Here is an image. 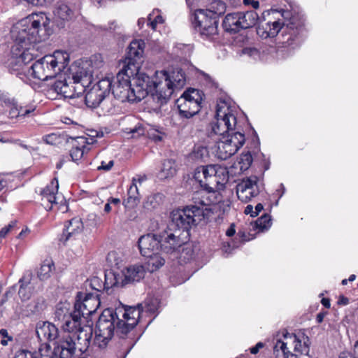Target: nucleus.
Listing matches in <instances>:
<instances>
[{
  "label": "nucleus",
  "instance_id": "e433bc0d",
  "mask_svg": "<svg viewBox=\"0 0 358 358\" xmlns=\"http://www.w3.org/2000/svg\"><path fill=\"white\" fill-rule=\"evenodd\" d=\"M148 258V270L150 272H154L160 268L165 264V259L161 256L159 252L152 255L151 257H145Z\"/></svg>",
  "mask_w": 358,
  "mask_h": 358
},
{
  "label": "nucleus",
  "instance_id": "6e6d98bb",
  "mask_svg": "<svg viewBox=\"0 0 358 358\" xmlns=\"http://www.w3.org/2000/svg\"><path fill=\"white\" fill-rule=\"evenodd\" d=\"M113 165H114L113 160H110L107 164H106L105 162L102 161L101 163V165L97 167V169L99 171L103 170L105 171H108L112 169Z\"/></svg>",
  "mask_w": 358,
  "mask_h": 358
},
{
  "label": "nucleus",
  "instance_id": "423d86ee",
  "mask_svg": "<svg viewBox=\"0 0 358 358\" xmlns=\"http://www.w3.org/2000/svg\"><path fill=\"white\" fill-rule=\"evenodd\" d=\"M112 83L108 78L102 79L86 91L85 102L87 107L96 108L100 107L104 113H109L113 109V105L108 95L110 92Z\"/></svg>",
  "mask_w": 358,
  "mask_h": 358
},
{
  "label": "nucleus",
  "instance_id": "ea45409f",
  "mask_svg": "<svg viewBox=\"0 0 358 358\" xmlns=\"http://www.w3.org/2000/svg\"><path fill=\"white\" fill-rule=\"evenodd\" d=\"M197 255L196 248L191 245H185L180 255V262L187 263L196 258Z\"/></svg>",
  "mask_w": 358,
  "mask_h": 358
},
{
  "label": "nucleus",
  "instance_id": "412c9836",
  "mask_svg": "<svg viewBox=\"0 0 358 358\" xmlns=\"http://www.w3.org/2000/svg\"><path fill=\"white\" fill-rule=\"evenodd\" d=\"M145 43L143 40H133L129 47L127 52L123 68L136 71L139 69V61L143 57Z\"/></svg>",
  "mask_w": 358,
  "mask_h": 358
},
{
  "label": "nucleus",
  "instance_id": "c03bdc74",
  "mask_svg": "<svg viewBox=\"0 0 358 358\" xmlns=\"http://www.w3.org/2000/svg\"><path fill=\"white\" fill-rule=\"evenodd\" d=\"M48 352H44V349L39 348L38 355L34 354L28 350H21L17 352L15 358H42V355H47Z\"/></svg>",
  "mask_w": 358,
  "mask_h": 358
},
{
  "label": "nucleus",
  "instance_id": "5701e85b",
  "mask_svg": "<svg viewBox=\"0 0 358 358\" xmlns=\"http://www.w3.org/2000/svg\"><path fill=\"white\" fill-rule=\"evenodd\" d=\"M36 333L41 342H43L40 348L44 349L45 352V345L48 342L55 341L59 336L58 328L52 323L45 321H39L36 326Z\"/></svg>",
  "mask_w": 358,
  "mask_h": 358
},
{
  "label": "nucleus",
  "instance_id": "f8f14e48",
  "mask_svg": "<svg viewBox=\"0 0 358 358\" xmlns=\"http://www.w3.org/2000/svg\"><path fill=\"white\" fill-rule=\"evenodd\" d=\"M145 273L143 266L135 264L130 266L120 272H110L106 274V285H108V280H113L110 282L111 287H123L128 284L135 282H139L142 280Z\"/></svg>",
  "mask_w": 358,
  "mask_h": 358
},
{
  "label": "nucleus",
  "instance_id": "4be33fe9",
  "mask_svg": "<svg viewBox=\"0 0 358 358\" xmlns=\"http://www.w3.org/2000/svg\"><path fill=\"white\" fill-rule=\"evenodd\" d=\"M160 241V250L166 254H171L180 248L187 238L182 236L181 233L176 234L173 231H165L162 235H158Z\"/></svg>",
  "mask_w": 358,
  "mask_h": 358
},
{
  "label": "nucleus",
  "instance_id": "49530a36",
  "mask_svg": "<svg viewBox=\"0 0 358 358\" xmlns=\"http://www.w3.org/2000/svg\"><path fill=\"white\" fill-rule=\"evenodd\" d=\"M139 202V196H127V198L124 200L123 204L126 208L133 209L138 206Z\"/></svg>",
  "mask_w": 358,
  "mask_h": 358
},
{
  "label": "nucleus",
  "instance_id": "a211bd4d",
  "mask_svg": "<svg viewBox=\"0 0 358 358\" xmlns=\"http://www.w3.org/2000/svg\"><path fill=\"white\" fill-rule=\"evenodd\" d=\"M214 169L210 164L198 166L194 173V179L206 192L210 193L220 190V185L213 174Z\"/></svg>",
  "mask_w": 358,
  "mask_h": 358
},
{
  "label": "nucleus",
  "instance_id": "9b49d317",
  "mask_svg": "<svg viewBox=\"0 0 358 358\" xmlns=\"http://www.w3.org/2000/svg\"><path fill=\"white\" fill-rule=\"evenodd\" d=\"M285 341L278 339L274 345V352L281 350L284 358H297L299 355H308L309 345L306 341H301L294 334L286 332L283 334Z\"/></svg>",
  "mask_w": 358,
  "mask_h": 358
},
{
  "label": "nucleus",
  "instance_id": "37998d69",
  "mask_svg": "<svg viewBox=\"0 0 358 358\" xmlns=\"http://www.w3.org/2000/svg\"><path fill=\"white\" fill-rule=\"evenodd\" d=\"M18 283L20 284V288L18 294L22 301H27L31 297V292L27 289V286L30 283L29 281H24V278L20 279Z\"/></svg>",
  "mask_w": 358,
  "mask_h": 358
},
{
  "label": "nucleus",
  "instance_id": "4468645a",
  "mask_svg": "<svg viewBox=\"0 0 358 358\" xmlns=\"http://www.w3.org/2000/svg\"><path fill=\"white\" fill-rule=\"evenodd\" d=\"M131 78L132 88L134 90L138 102L150 94L153 100L157 103L156 95L158 93V88L155 86L158 85L159 80H152L145 73L138 72V69Z\"/></svg>",
  "mask_w": 358,
  "mask_h": 358
},
{
  "label": "nucleus",
  "instance_id": "20e7f679",
  "mask_svg": "<svg viewBox=\"0 0 358 358\" xmlns=\"http://www.w3.org/2000/svg\"><path fill=\"white\" fill-rule=\"evenodd\" d=\"M119 320L116 310L104 309L96 321L94 329V344L100 349H104L117 331V321Z\"/></svg>",
  "mask_w": 358,
  "mask_h": 358
},
{
  "label": "nucleus",
  "instance_id": "de8ad7c7",
  "mask_svg": "<svg viewBox=\"0 0 358 358\" xmlns=\"http://www.w3.org/2000/svg\"><path fill=\"white\" fill-rule=\"evenodd\" d=\"M192 155L194 158L201 159L208 155L207 148L202 145L195 146Z\"/></svg>",
  "mask_w": 358,
  "mask_h": 358
},
{
  "label": "nucleus",
  "instance_id": "f03ea898",
  "mask_svg": "<svg viewBox=\"0 0 358 358\" xmlns=\"http://www.w3.org/2000/svg\"><path fill=\"white\" fill-rule=\"evenodd\" d=\"M49 24V19L43 13L29 15L21 22L22 28L18 30L15 41L23 51L19 57L10 60L8 69L11 73L22 75L23 66L34 59L29 46L48 38Z\"/></svg>",
  "mask_w": 358,
  "mask_h": 358
},
{
  "label": "nucleus",
  "instance_id": "aec40b11",
  "mask_svg": "<svg viewBox=\"0 0 358 358\" xmlns=\"http://www.w3.org/2000/svg\"><path fill=\"white\" fill-rule=\"evenodd\" d=\"M260 193L259 178L256 176L243 179L236 185V194L242 202L248 203Z\"/></svg>",
  "mask_w": 358,
  "mask_h": 358
},
{
  "label": "nucleus",
  "instance_id": "cd10ccee",
  "mask_svg": "<svg viewBox=\"0 0 358 358\" xmlns=\"http://www.w3.org/2000/svg\"><path fill=\"white\" fill-rule=\"evenodd\" d=\"M222 27L226 32L231 34L243 30L238 12L227 14L222 22Z\"/></svg>",
  "mask_w": 358,
  "mask_h": 358
},
{
  "label": "nucleus",
  "instance_id": "603ef678",
  "mask_svg": "<svg viewBox=\"0 0 358 358\" xmlns=\"http://www.w3.org/2000/svg\"><path fill=\"white\" fill-rule=\"evenodd\" d=\"M45 307V301L43 298H37L34 301V312L38 313L43 310Z\"/></svg>",
  "mask_w": 358,
  "mask_h": 358
},
{
  "label": "nucleus",
  "instance_id": "e2e57ef3",
  "mask_svg": "<svg viewBox=\"0 0 358 358\" xmlns=\"http://www.w3.org/2000/svg\"><path fill=\"white\" fill-rule=\"evenodd\" d=\"M239 246L238 244H237L236 241H232L230 243H227V245H224V248H225V252H228V249H234Z\"/></svg>",
  "mask_w": 358,
  "mask_h": 358
},
{
  "label": "nucleus",
  "instance_id": "bf43d9fd",
  "mask_svg": "<svg viewBox=\"0 0 358 358\" xmlns=\"http://www.w3.org/2000/svg\"><path fill=\"white\" fill-rule=\"evenodd\" d=\"M34 111V108H32V109H28V108H23V107H21L18 111V115H21V116H27L28 115L29 113H32Z\"/></svg>",
  "mask_w": 358,
  "mask_h": 358
},
{
  "label": "nucleus",
  "instance_id": "f257e3e1",
  "mask_svg": "<svg viewBox=\"0 0 358 358\" xmlns=\"http://www.w3.org/2000/svg\"><path fill=\"white\" fill-rule=\"evenodd\" d=\"M275 13V10H271V14ZM238 13L243 30L252 27L259 22L257 27V34L262 38L276 37L281 31L277 40L282 48L294 50L299 48L304 40L306 19L301 14H292L290 17L285 20L279 18L273 19L268 10L262 13L263 20H261L255 10L238 12Z\"/></svg>",
  "mask_w": 358,
  "mask_h": 358
},
{
  "label": "nucleus",
  "instance_id": "052dcab7",
  "mask_svg": "<svg viewBox=\"0 0 358 358\" xmlns=\"http://www.w3.org/2000/svg\"><path fill=\"white\" fill-rule=\"evenodd\" d=\"M263 347L264 343L262 342H259L255 345V346L251 348L250 349V351L252 354L255 355L259 351V349L262 348Z\"/></svg>",
  "mask_w": 358,
  "mask_h": 358
},
{
  "label": "nucleus",
  "instance_id": "473e14b6",
  "mask_svg": "<svg viewBox=\"0 0 358 358\" xmlns=\"http://www.w3.org/2000/svg\"><path fill=\"white\" fill-rule=\"evenodd\" d=\"M210 166L213 169H214L213 174L220 185V189H224L225 188V185L227 183L229 178L227 168L218 164H210Z\"/></svg>",
  "mask_w": 358,
  "mask_h": 358
},
{
  "label": "nucleus",
  "instance_id": "c9c22d12",
  "mask_svg": "<svg viewBox=\"0 0 358 358\" xmlns=\"http://www.w3.org/2000/svg\"><path fill=\"white\" fill-rule=\"evenodd\" d=\"M226 3L221 0H214L210 4V8L205 10L206 13L211 15L218 20L219 17L224 15L226 12Z\"/></svg>",
  "mask_w": 358,
  "mask_h": 358
},
{
  "label": "nucleus",
  "instance_id": "9d476101",
  "mask_svg": "<svg viewBox=\"0 0 358 358\" xmlns=\"http://www.w3.org/2000/svg\"><path fill=\"white\" fill-rule=\"evenodd\" d=\"M204 9H197L191 17L194 29L206 40L213 41L218 35L219 20L206 13Z\"/></svg>",
  "mask_w": 358,
  "mask_h": 358
},
{
  "label": "nucleus",
  "instance_id": "a18cd8bd",
  "mask_svg": "<svg viewBox=\"0 0 358 358\" xmlns=\"http://www.w3.org/2000/svg\"><path fill=\"white\" fill-rule=\"evenodd\" d=\"M113 280L109 279L108 280V283H109L108 285H105L106 282H104L103 285H102L100 282V280L99 278H94L91 280L90 285L93 289H95L97 292H100L101 290L102 287H103L104 289H108L109 287H112L110 286V282H113Z\"/></svg>",
  "mask_w": 358,
  "mask_h": 358
},
{
  "label": "nucleus",
  "instance_id": "09e8293b",
  "mask_svg": "<svg viewBox=\"0 0 358 358\" xmlns=\"http://www.w3.org/2000/svg\"><path fill=\"white\" fill-rule=\"evenodd\" d=\"M56 180L57 187H53V190H52V194H49V195H48L45 198L42 199V200L45 199L51 205L53 203H57L56 194H57V192H58L59 184H58V180Z\"/></svg>",
  "mask_w": 358,
  "mask_h": 358
},
{
  "label": "nucleus",
  "instance_id": "c85d7f7f",
  "mask_svg": "<svg viewBox=\"0 0 358 358\" xmlns=\"http://www.w3.org/2000/svg\"><path fill=\"white\" fill-rule=\"evenodd\" d=\"M52 65L59 73L66 67L69 62V55L66 52L56 50L52 55H48Z\"/></svg>",
  "mask_w": 358,
  "mask_h": 358
},
{
  "label": "nucleus",
  "instance_id": "680f3d73",
  "mask_svg": "<svg viewBox=\"0 0 358 358\" xmlns=\"http://www.w3.org/2000/svg\"><path fill=\"white\" fill-rule=\"evenodd\" d=\"M243 1L245 5H250L253 8H257L259 5V1L256 0H243Z\"/></svg>",
  "mask_w": 358,
  "mask_h": 358
},
{
  "label": "nucleus",
  "instance_id": "c756f323",
  "mask_svg": "<svg viewBox=\"0 0 358 358\" xmlns=\"http://www.w3.org/2000/svg\"><path fill=\"white\" fill-rule=\"evenodd\" d=\"M52 90L65 98H76L75 89H73L72 83H68L66 80H56L52 85Z\"/></svg>",
  "mask_w": 358,
  "mask_h": 358
},
{
  "label": "nucleus",
  "instance_id": "39448f33",
  "mask_svg": "<svg viewBox=\"0 0 358 358\" xmlns=\"http://www.w3.org/2000/svg\"><path fill=\"white\" fill-rule=\"evenodd\" d=\"M161 75L158 85L155 86L158 88L156 96L157 103L160 106L168 102L176 90L182 89L186 83L185 74L182 69H176L171 73L166 71H162Z\"/></svg>",
  "mask_w": 358,
  "mask_h": 358
},
{
  "label": "nucleus",
  "instance_id": "a19ab883",
  "mask_svg": "<svg viewBox=\"0 0 358 358\" xmlns=\"http://www.w3.org/2000/svg\"><path fill=\"white\" fill-rule=\"evenodd\" d=\"M271 217L268 213H264L255 222L254 228L259 231L268 230L271 226Z\"/></svg>",
  "mask_w": 358,
  "mask_h": 358
},
{
  "label": "nucleus",
  "instance_id": "2f4dec72",
  "mask_svg": "<svg viewBox=\"0 0 358 358\" xmlns=\"http://www.w3.org/2000/svg\"><path fill=\"white\" fill-rule=\"evenodd\" d=\"M83 230V223L80 220L72 219L69 221V224L65 227L62 233V239L64 241L70 239L71 237L81 232Z\"/></svg>",
  "mask_w": 358,
  "mask_h": 358
},
{
  "label": "nucleus",
  "instance_id": "13d9d810",
  "mask_svg": "<svg viewBox=\"0 0 358 358\" xmlns=\"http://www.w3.org/2000/svg\"><path fill=\"white\" fill-rule=\"evenodd\" d=\"M90 329V333H85V338H84V345L86 347L85 350H87V348L90 346V344L91 343V339L92 336L93 329L91 327H89Z\"/></svg>",
  "mask_w": 358,
  "mask_h": 358
},
{
  "label": "nucleus",
  "instance_id": "7c9ffc66",
  "mask_svg": "<svg viewBox=\"0 0 358 358\" xmlns=\"http://www.w3.org/2000/svg\"><path fill=\"white\" fill-rule=\"evenodd\" d=\"M120 338L116 344V356L117 358H126L132 348L134 346L136 341L132 342L130 340L125 338L126 336L117 335Z\"/></svg>",
  "mask_w": 358,
  "mask_h": 358
},
{
  "label": "nucleus",
  "instance_id": "2eb2a0df",
  "mask_svg": "<svg viewBox=\"0 0 358 358\" xmlns=\"http://www.w3.org/2000/svg\"><path fill=\"white\" fill-rule=\"evenodd\" d=\"M99 294L92 293L83 294L78 292L74 304V310L83 317L88 322L91 319L89 317L94 314L100 306Z\"/></svg>",
  "mask_w": 358,
  "mask_h": 358
},
{
  "label": "nucleus",
  "instance_id": "8fccbe9b",
  "mask_svg": "<svg viewBox=\"0 0 358 358\" xmlns=\"http://www.w3.org/2000/svg\"><path fill=\"white\" fill-rule=\"evenodd\" d=\"M127 196H139L138 189L136 185V178H132V182L128 189Z\"/></svg>",
  "mask_w": 358,
  "mask_h": 358
},
{
  "label": "nucleus",
  "instance_id": "3c124183",
  "mask_svg": "<svg viewBox=\"0 0 358 358\" xmlns=\"http://www.w3.org/2000/svg\"><path fill=\"white\" fill-rule=\"evenodd\" d=\"M42 139L45 143L53 145L57 143V140L59 139V136L56 134L52 133L43 136Z\"/></svg>",
  "mask_w": 358,
  "mask_h": 358
},
{
  "label": "nucleus",
  "instance_id": "f3484780",
  "mask_svg": "<svg viewBox=\"0 0 358 358\" xmlns=\"http://www.w3.org/2000/svg\"><path fill=\"white\" fill-rule=\"evenodd\" d=\"M28 73L34 78L43 81L54 78L59 74L47 55L32 64L28 69Z\"/></svg>",
  "mask_w": 358,
  "mask_h": 358
},
{
  "label": "nucleus",
  "instance_id": "338daca9",
  "mask_svg": "<svg viewBox=\"0 0 358 358\" xmlns=\"http://www.w3.org/2000/svg\"><path fill=\"white\" fill-rule=\"evenodd\" d=\"M45 352L47 355H42V358H55L53 353L51 352V347L50 345H45Z\"/></svg>",
  "mask_w": 358,
  "mask_h": 358
},
{
  "label": "nucleus",
  "instance_id": "4d7b16f0",
  "mask_svg": "<svg viewBox=\"0 0 358 358\" xmlns=\"http://www.w3.org/2000/svg\"><path fill=\"white\" fill-rule=\"evenodd\" d=\"M243 53L253 57H258L259 55V50L255 48H244Z\"/></svg>",
  "mask_w": 358,
  "mask_h": 358
},
{
  "label": "nucleus",
  "instance_id": "6ab92c4d",
  "mask_svg": "<svg viewBox=\"0 0 358 358\" xmlns=\"http://www.w3.org/2000/svg\"><path fill=\"white\" fill-rule=\"evenodd\" d=\"M93 72L92 67L78 66L72 73L73 89H75L76 97L86 92L87 87L92 83Z\"/></svg>",
  "mask_w": 358,
  "mask_h": 358
},
{
  "label": "nucleus",
  "instance_id": "72a5a7b5",
  "mask_svg": "<svg viewBox=\"0 0 358 358\" xmlns=\"http://www.w3.org/2000/svg\"><path fill=\"white\" fill-rule=\"evenodd\" d=\"M164 195L162 193H155L146 197L143 202V208L147 210H153L160 206L164 200Z\"/></svg>",
  "mask_w": 358,
  "mask_h": 358
},
{
  "label": "nucleus",
  "instance_id": "ddd939ff",
  "mask_svg": "<svg viewBox=\"0 0 358 358\" xmlns=\"http://www.w3.org/2000/svg\"><path fill=\"white\" fill-rule=\"evenodd\" d=\"M245 142V134L241 130L220 138L215 145V155L218 159L226 160L234 155Z\"/></svg>",
  "mask_w": 358,
  "mask_h": 358
},
{
  "label": "nucleus",
  "instance_id": "f704fd0d",
  "mask_svg": "<svg viewBox=\"0 0 358 358\" xmlns=\"http://www.w3.org/2000/svg\"><path fill=\"white\" fill-rule=\"evenodd\" d=\"M252 163V157L250 151L243 152L239 158L233 164L232 167L239 169V173H243L248 170Z\"/></svg>",
  "mask_w": 358,
  "mask_h": 358
},
{
  "label": "nucleus",
  "instance_id": "864d4df0",
  "mask_svg": "<svg viewBox=\"0 0 358 358\" xmlns=\"http://www.w3.org/2000/svg\"><path fill=\"white\" fill-rule=\"evenodd\" d=\"M57 180V178L52 179V180L51 181V183L50 185H47L41 191V195L43 196L42 199L45 198L48 195H49V194H52V190H53V187H57V185H56V180Z\"/></svg>",
  "mask_w": 358,
  "mask_h": 358
},
{
  "label": "nucleus",
  "instance_id": "1a4fd4ad",
  "mask_svg": "<svg viewBox=\"0 0 358 358\" xmlns=\"http://www.w3.org/2000/svg\"><path fill=\"white\" fill-rule=\"evenodd\" d=\"M201 92L199 90L189 88L177 99L180 119L188 120L199 113L201 108Z\"/></svg>",
  "mask_w": 358,
  "mask_h": 358
},
{
  "label": "nucleus",
  "instance_id": "b1692460",
  "mask_svg": "<svg viewBox=\"0 0 358 358\" xmlns=\"http://www.w3.org/2000/svg\"><path fill=\"white\" fill-rule=\"evenodd\" d=\"M160 241L158 235L147 234L141 236L138 241L140 252L143 257H151L160 252Z\"/></svg>",
  "mask_w": 358,
  "mask_h": 358
},
{
  "label": "nucleus",
  "instance_id": "69168bd1",
  "mask_svg": "<svg viewBox=\"0 0 358 358\" xmlns=\"http://www.w3.org/2000/svg\"><path fill=\"white\" fill-rule=\"evenodd\" d=\"M337 303L338 305L346 306L349 303V299L343 295H341Z\"/></svg>",
  "mask_w": 358,
  "mask_h": 358
},
{
  "label": "nucleus",
  "instance_id": "0e129e2a",
  "mask_svg": "<svg viewBox=\"0 0 358 358\" xmlns=\"http://www.w3.org/2000/svg\"><path fill=\"white\" fill-rule=\"evenodd\" d=\"M237 237H238V238L240 239L239 242L241 243H245V242L249 241V238H246V235H245V232H243L241 231H239L238 232L236 239L237 238Z\"/></svg>",
  "mask_w": 358,
  "mask_h": 358
},
{
  "label": "nucleus",
  "instance_id": "774afa93",
  "mask_svg": "<svg viewBox=\"0 0 358 358\" xmlns=\"http://www.w3.org/2000/svg\"><path fill=\"white\" fill-rule=\"evenodd\" d=\"M263 209V205L261 203H257L255 206V210H254L253 215H252V217H257Z\"/></svg>",
  "mask_w": 358,
  "mask_h": 358
},
{
  "label": "nucleus",
  "instance_id": "dca6fc26",
  "mask_svg": "<svg viewBox=\"0 0 358 358\" xmlns=\"http://www.w3.org/2000/svg\"><path fill=\"white\" fill-rule=\"evenodd\" d=\"M142 312L143 306L140 303L126 308L122 315L124 320L119 318L117 321V334L127 336L138 323Z\"/></svg>",
  "mask_w": 358,
  "mask_h": 358
},
{
  "label": "nucleus",
  "instance_id": "0eeeda50",
  "mask_svg": "<svg viewBox=\"0 0 358 358\" xmlns=\"http://www.w3.org/2000/svg\"><path fill=\"white\" fill-rule=\"evenodd\" d=\"M215 121L210 124L208 135L210 137L220 136L225 138L226 134L230 135L233 132L241 130L237 125L236 117L231 113L229 107L220 106L216 109Z\"/></svg>",
  "mask_w": 358,
  "mask_h": 358
},
{
  "label": "nucleus",
  "instance_id": "5fc2aeb1",
  "mask_svg": "<svg viewBox=\"0 0 358 358\" xmlns=\"http://www.w3.org/2000/svg\"><path fill=\"white\" fill-rule=\"evenodd\" d=\"M27 3L34 6H45L52 2V0H24Z\"/></svg>",
  "mask_w": 358,
  "mask_h": 358
},
{
  "label": "nucleus",
  "instance_id": "a878e982",
  "mask_svg": "<svg viewBox=\"0 0 358 358\" xmlns=\"http://www.w3.org/2000/svg\"><path fill=\"white\" fill-rule=\"evenodd\" d=\"M82 318L83 317L76 310H73L68 316L65 317V321L62 325L64 331L69 333L79 332L80 334L78 336V340H80L82 337L81 334L84 331L83 328L81 327Z\"/></svg>",
  "mask_w": 358,
  "mask_h": 358
},
{
  "label": "nucleus",
  "instance_id": "4c0bfd02",
  "mask_svg": "<svg viewBox=\"0 0 358 358\" xmlns=\"http://www.w3.org/2000/svg\"><path fill=\"white\" fill-rule=\"evenodd\" d=\"M55 269V264L52 260L45 259L41 264L37 275L41 280H45L50 277V273Z\"/></svg>",
  "mask_w": 358,
  "mask_h": 358
},
{
  "label": "nucleus",
  "instance_id": "bb28decb",
  "mask_svg": "<svg viewBox=\"0 0 358 358\" xmlns=\"http://www.w3.org/2000/svg\"><path fill=\"white\" fill-rule=\"evenodd\" d=\"M91 140L92 142H89L88 139L84 136H77L73 138L72 148L70 150V156L73 162H77L81 159L84 154L90 150L88 145L93 143L92 138Z\"/></svg>",
  "mask_w": 358,
  "mask_h": 358
},
{
  "label": "nucleus",
  "instance_id": "79ce46f5",
  "mask_svg": "<svg viewBox=\"0 0 358 358\" xmlns=\"http://www.w3.org/2000/svg\"><path fill=\"white\" fill-rule=\"evenodd\" d=\"M176 173V169L174 167V162L171 159L165 160L162 164L161 169L162 177L166 178L172 177Z\"/></svg>",
  "mask_w": 358,
  "mask_h": 358
},
{
  "label": "nucleus",
  "instance_id": "393cba45",
  "mask_svg": "<svg viewBox=\"0 0 358 358\" xmlns=\"http://www.w3.org/2000/svg\"><path fill=\"white\" fill-rule=\"evenodd\" d=\"M76 351V343L70 334L65 335L58 342L54 350H51L55 358H73Z\"/></svg>",
  "mask_w": 358,
  "mask_h": 358
},
{
  "label": "nucleus",
  "instance_id": "7ed1b4c3",
  "mask_svg": "<svg viewBox=\"0 0 358 358\" xmlns=\"http://www.w3.org/2000/svg\"><path fill=\"white\" fill-rule=\"evenodd\" d=\"M210 213V209L203 202L200 206L187 205L177 208L171 213L168 229L176 234L181 233L182 236L188 240L192 227L208 220Z\"/></svg>",
  "mask_w": 358,
  "mask_h": 358
},
{
  "label": "nucleus",
  "instance_id": "58836bf2",
  "mask_svg": "<svg viewBox=\"0 0 358 358\" xmlns=\"http://www.w3.org/2000/svg\"><path fill=\"white\" fill-rule=\"evenodd\" d=\"M53 13L55 17L62 20H69L73 15V11L66 4L59 3L55 6Z\"/></svg>",
  "mask_w": 358,
  "mask_h": 358
},
{
  "label": "nucleus",
  "instance_id": "6e6552de",
  "mask_svg": "<svg viewBox=\"0 0 358 358\" xmlns=\"http://www.w3.org/2000/svg\"><path fill=\"white\" fill-rule=\"evenodd\" d=\"M134 73L135 71L122 67L114 80H110V91L116 99L122 102H138L131 81V78Z\"/></svg>",
  "mask_w": 358,
  "mask_h": 358
}]
</instances>
